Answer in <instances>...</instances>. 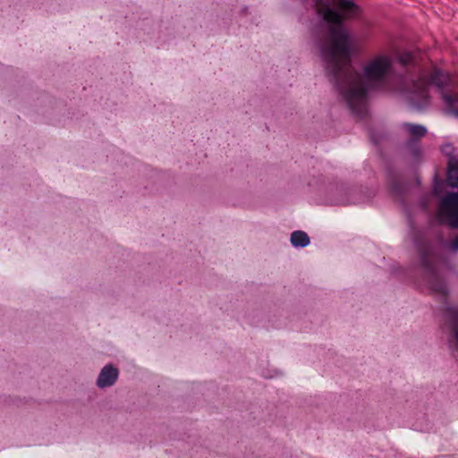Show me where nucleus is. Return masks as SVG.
<instances>
[{
    "mask_svg": "<svg viewBox=\"0 0 458 458\" xmlns=\"http://www.w3.org/2000/svg\"><path fill=\"white\" fill-rule=\"evenodd\" d=\"M414 62V56L411 53H404L400 56V63L403 65H409Z\"/></svg>",
    "mask_w": 458,
    "mask_h": 458,
    "instance_id": "f8f14e48",
    "label": "nucleus"
},
{
    "mask_svg": "<svg viewBox=\"0 0 458 458\" xmlns=\"http://www.w3.org/2000/svg\"><path fill=\"white\" fill-rule=\"evenodd\" d=\"M442 150H443V152H444L445 155H447V156H448V158H449L450 157H454V156L453 155V147H452V145H450V144H446V145H445V146L443 147Z\"/></svg>",
    "mask_w": 458,
    "mask_h": 458,
    "instance_id": "ddd939ff",
    "label": "nucleus"
},
{
    "mask_svg": "<svg viewBox=\"0 0 458 458\" xmlns=\"http://www.w3.org/2000/svg\"><path fill=\"white\" fill-rule=\"evenodd\" d=\"M360 8L353 0H333L332 6H323L319 14L329 23L328 38L321 47L323 58H329L330 65L335 67V56L347 58L353 47V39L343 27V21L353 19L360 14Z\"/></svg>",
    "mask_w": 458,
    "mask_h": 458,
    "instance_id": "f03ea898",
    "label": "nucleus"
},
{
    "mask_svg": "<svg viewBox=\"0 0 458 458\" xmlns=\"http://www.w3.org/2000/svg\"><path fill=\"white\" fill-rule=\"evenodd\" d=\"M446 318L450 329L448 343L453 351L458 354V308H448Z\"/></svg>",
    "mask_w": 458,
    "mask_h": 458,
    "instance_id": "6e6552de",
    "label": "nucleus"
},
{
    "mask_svg": "<svg viewBox=\"0 0 458 458\" xmlns=\"http://www.w3.org/2000/svg\"><path fill=\"white\" fill-rule=\"evenodd\" d=\"M402 134L411 140L409 142V148L411 156L415 159H419L422 157L423 150L418 144V140L425 137L428 132L427 128L421 124L403 123L400 126Z\"/></svg>",
    "mask_w": 458,
    "mask_h": 458,
    "instance_id": "423d86ee",
    "label": "nucleus"
},
{
    "mask_svg": "<svg viewBox=\"0 0 458 458\" xmlns=\"http://www.w3.org/2000/svg\"><path fill=\"white\" fill-rule=\"evenodd\" d=\"M446 180L450 187L458 186V158L456 157L448 158Z\"/></svg>",
    "mask_w": 458,
    "mask_h": 458,
    "instance_id": "1a4fd4ad",
    "label": "nucleus"
},
{
    "mask_svg": "<svg viewBox=\"0 0 458 458\" xmlns=\"http://www.w3.org/2000/svg\"><path fill=\"white\" fill-rule=\"evenodd\" d=\"M435 86L442 93V98L450 111L458 115V93L453 92L454 83L451 77L438 69L420 72L417 79H411L406 86L411 105L421 109L428 102V88Z\"/></svg>",
    "mask_w": 458,
    "mask_h": 458,
    "instance_id": "7ed1b4c3",
    "label": "nucleus"
},
{
    "mask_svg": "<svg viewBox=\"0 0 458 458\" xmlns=\"http://www.w3.org/2000/svg\"><path fill=\"white\" fill-rule=\"evenodd\" d=\"M352 48L349 50L347 58L335 56V67L330 65L329 58L323 59L342 99L353 115L362 118L368 114L369 94L388 89L393 64L389 55H377L370 58L359 72L351 64Z\"/></svg>",
    "mask_w": 458,
    "mask_h": 458,
    "instance_id": "f257e3e1",
    "label": "nucleus"
},
{
    "mask_svg": "<svg viewBox=\"0 0 458 458\" xmlns=\"http://www.w3.org/2000/svg\"><path fill=\"white\" fill-rule=\"evenodd\" d=\"M437 217L441 225L452 229L458 228V192H449L444 196Z\"/></svg>",
    "mask_w": 458,
    "mask_h": 458,
    "instance_id": "39448f33",
    "label": "nucleus"
},
{
    "mask_svg": "<svg viewBox=\"0 0 458 458\" xmlns=\"http://www.w3.org/2000/svg\"><path fill=\"white\" fill-rule=\"evenodd\" d=\"M118 377L119 369L112 364H106L100 369L96 386L99 389L111 387L117 382Z\"/></svg>",
    "mask_w": 458,
    "mask_h": 458,
    "instance_id": "0eeeda50",
    "label": "nucleus"
},
{
    "mask_svg": "<svg viewBox=\"0 0 458 458\" xmlns=\"http://www.w3.org/2000/svg\"><path fill=\"white\" fill-rule=\"evenodd\" d=\"M445 248L450 253H458V235L446 242Z\"/></svg>",
    "mask_w": 458,
    "mask_h": 458,
    "instance_id": "9b49d317",
    "label": "nucleus"
},
{
    "mask_svg": "<svg viewBox=\"0 0 458 458\" xmlns=\"http://www.w3.org/2000/svg\"><path fill=\"white\" fill-rule=\"evenodd\" d=\"M434 191H435L436 194L439 193L438 185L437 183L434 185Z\"/></svg>",
    "mask_w": 458,
    "mask_h": 458,
    "instance_id": "4468645a",
    "label": "nucleus"
},
{
    "mask_svg": "<svg viewBox=\"0 0 458 458\" xmlns=\"http://www.w3.org/2000/svg\"><path fill=\"white\" fill-rule=\"evenodd\" d=\"M290 242L294 248H305L310 243L309 235L301 230L291 233Z\"/></svg>",
    "mask_w": 458,
    "mask_h": 458,
    "instance_id": "9d476101",
    "label": "nucleus"
},
{
    "mask_svg": "<svg viewBox=\"0 0 458 458\" xmlns=\"http://www.w3.org/2000/svg\"><path fill=\"white\" fill-rule=\"evenodd\" d=\"M437 258V252L431 244L423 246L420 250V265L428 287L440 296H446L449 293L448 285L436 267Z\"/></svg>",
    "mask_w": 458,
    "mask_h": 458,
    "instance_id": "20e7f679",
    "label": "nucleus"
}]
</instances>
